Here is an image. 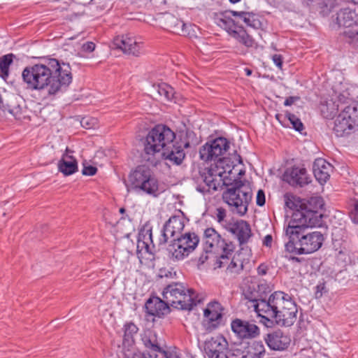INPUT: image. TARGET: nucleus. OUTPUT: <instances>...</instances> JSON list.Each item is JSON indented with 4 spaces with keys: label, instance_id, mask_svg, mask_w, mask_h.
Instances as JSON below:
<instances>
[{
    "label": "nucleus",
    "instance_id": "nucleus-1",
    "mask_svg": "<svg viewBox=\"0 0 358 358\" xmlns=\"http://www.w3.org/2000/svg\"><path fill=\"white\" fill-rule=\"evenodd\" d=\"M22 77L27 89L45 90L48 95L65 90L72 82L70 65L60 63L56 59H45L43 63L27 66Z\"/></svg>",
    "mask_w": 358,
    "mask_h": 358
},
{
    "label": "nucleus",
    "instance_id": "nucleus-2",
    "mask_svg": "<svg viewBox=\"0 0 358 358\" xmlns=\"http://www.w3.org/2000/svg\"><path fill=\"white\" fill-rule=\"evenodd\" d=\"M261 317L271 323L273 320L282 327H290L296 320L298 308L292 298L282 292H275L268 297L267 302L259 305Z\"/></svg>",
    "mask_w": 358,
    "mask_h": 358
},
{
    "label": "nucleus",
    "instance_id": "nucleus-3",
    "mask_svg": "<svg viewBox=\"0 0 358 358\" xmlns=\"http://www.w3.org/2000/svg\"><path fill=\"white\" fill-rule=\"evenodd\" d=\"M324 206L321 197H311L303 202L302 208L293 212L291 220L285 229V234H289L293 238L294 235H299L301 227L320 226L322 215L320 210Z\"/></svg>",
    "mask_w": 358,
    "mask_h": 358
},
{
    "label": "nucleus",
    "instance_id": "nucleus-4",
    "mask_svg": "<svg viewBox=\"0 0 358 358\" xmlns=\"http://www.w3.org/2000/svg\"><path fill=\"white\" fill-rule=\"evenodd\" d=\"M228 186L222 194L223 201L229 206L233 213L243 216L246 214L250 202L252 200V193L246 181L235 180Z\"/></svg>",
    "mask_w": 358,
    "mask_h": 358
},
{
    "label": "nucleus",
    "instance_id": "nucleus-5",
    "mask_svg": "<svg viewBox=\"0 0 358 358\" xmlns=\"http://www.w3.org/2000/svg\"><path fill=\"white\" fill-rule=\"evenodd\" d=\"M162 296L169 306L178 310H191L201 302L192 289H187L179 282L167 285L163 290Z\"/></svg>",
    "mask_w": 358,
    "mask_h": 358
},
{
    "label": "nucleus",
    "instance_id": "nucleus-6",
    "mask_svg": "<svg viewBox=\"0 0 358 358\" xmlns=\"http://www.w3.org/2000/svg\"><path fill=\"white\" fill-rule=\"evenodd\" d=\"M127 190L142 191L154 196L159 194V182L153 171L145 165L138 166L130 173L128 180H124Z\"/></svg>",
    "mask_w": 358,
    "mask_h": 358
},
{
    "label": "nucleus",
    "instance_id": "nucleus-7",
    "mask_svg": "<svg viewBox=\"0 0 358 358\" xmlns=\"http://www.w3.org/2000/svg\"><path fill=\"white\" fill-rule=\"evenodd\" d=\"M308 227H301L300 234L294 235L293 239L289 234H286L289 237V241L285 245L287 250L295 252L298 255L310 254L322 247L324 241L323 234L315 231L305 234L304 231Z\"/></svg>",
    "mask_w": 358,
    "mask_h": 358
},
{
    "label": "nucleus",
    "instance_id": "nucleus-8",
    "mask_svg": "<svg viewBox=\"0 0 358 358\" xmlns=\"http://www.w3.org/2000/svg\"><path fill=\"white\" fill-rule=\"evenodd\" d=\"M203 241V250H212L217 248L222 250V254L215 263L217 268H222L228 263L235 249V245L231 241L222 238L213 228H208L204 231Z\"/></svg>",
    "mask_w": 358,
    "mask_h": 358
},
{
    "label": "nucleus",
    "instance_id": "nucleus-9",
    "mask_svg": "<svg viewBox=\"0 0 358 358\" xmlns=\"http://www.w3.org/2000/svg\"><path fill=\"white\" fill-rule=\"evenodd\" d=\"M213 20L217 25L226 30L229 36L244 46L252 48L256 45L255 39L248 34L243 27L238 25L230 16L227 15V12L215 13Z\"/></svg>",
    "mask_w": 358,
    "mask_h": 358
},
{
    "label": "nucleus",
    "instance_id": "nucleus-10",
    "mask_svg": "<svg viewBox=\"0 0 358 358\" xmlns=\"http://www.w3.org/2000/svg\"><path fill=\"white\" fill-rule=\"evenodd\" d=\"M358 122V108L349 105L336 117L332 128L336 137H346L350 135Z\"/></svg>",
    "mask_w": 358,
    "mask_h": 358
},
{
    "label": "nucleus",
    "instance_id": "nucleus-11",
    "mask_svg": "<svg viewBox=\"0 0 358 358\" xmlns=\"http://www.w3.org/2000/svg\"><path fill=\"white\" fill-rule=\"evenodd\" d=\"M222 180V172L217 171V166L204 168L199 171L196 190L203 194L210 193L211 190L216 191Z\"/></svg>",
    "mask_w": 358,
    "mask_h": 358
},
{
    "label": "nucleus",
    "instance_id": "nucleus-12",
    "mask_svg": "<svg viewBox=\"0 0 358 358\" xmlns=\"http://www.w3.org/2000/svg\"><path fill=\"white\" fill-rule=\"evenodd\" d=\"M229 148V142L227 138H217L210 143H206L200 148V158L205 162L220 159V157L223 155Z\"/></svg>",
    "mask_w": 358,
    "mask_h": 358
},
{
    "label": "nucleus",
    "instance_id": "nucleus-13",
    "mask_svg": "<svg viewBox=\"0 0 358 358\" xmlns=\"http://www.w3.org/2000/svg\"><path fill=\"white\" fill-rule=\"evenodd\" d=\"M224 308L217 301L210 302L203 312V327L206 333L217 329L222 324Z\"/></svg>",
    "mask_w": 358,
    "mask_h": 358
},
{
    "label": "nucleus",
    "instance_id": "nucleus-14",
    "mask_svg": "<svg viewBox=\"0 0 358 358\" xmlns=\"http://www.w3.org/2000/svg\"><path fill=\"white\" fill-rule=\"evenodd\" d=\"M158 139L152 129L146 135L143 141V152L142 158L144 161L148 162L151 166H156L160 162L159 155L162 152V148L157 143Z\"/></svg>",
    "mask_w": 358,
    "mask_h": 358
},
{
    "label": "nucleus",
    "instance_id": "nucleus-15",
    "mask_svg": "<svg viewBox=\"0 0 358 358\" xmlns=\"http://www.w3.org/2000/svg\"><path fill=\"white\" fill-rule=\"evenodd\" d=\"M204 350L208 358H228L229 343L227 338L219 334L204 342Z\"/></svg>",
    "mask_w": 358,
    "mask_h": 358
},
{
    "label": "nucleus",
    "instance_id": "nucleus-16",
    "mask_svg": "<svg viewBox=\"0 0 358 358\" xmlns=\"http://www.w3.org/2000/svg\"><path fill=\"white\" fill-rule=\"evenodd\" d=\"M231 328L236 336L241 341L254 339L260 334V329L257 325L239 318L231 321Z\"/></svg>",
    "mask_w": 358,
    "mask_h": 358
},
{
    "label": "nucleus",
    "instance_id": "nucleus-17",
    "mask_svg": "<svg viewBox=\"0 0 358 358\" xmlns=\"http://www.w3.org/2000/svg\"><path fill=\"white\" fill-rule=\"evenodd\" d=\"M154 248L152 229L145 227L141 229L138 236L136 252L138 259L141 261L142 259H153Z\"/></svg>",
    "mask_w": 358,
    "mask_h": 358
},
{
    "label": "nucleus",
    "instance_id": "nucleus-18",
    "mask_svg": "<svg viewBox=\"0 0 358 358\" xmlns=\"http://www.w3.org/2000/svg\"><path fill=\"white\" fill-rule=\"evenodd\" d=\"M113 45L124 53L139 57L144 54L143 43L137 42L134 38L127 36H118L113 40Z\"/></svg>",
    "mask_w": 358,
    "mask_h": 358
},
{
    "label": "nucleus",
    "instance_id": "nucleus-19",
    "mask_svg": "<svg viewBox=\"0 0 358 358\" xmlns=\"http://www.w3.org/2000/svg\"><path fill=\"white\" fill-rule=\"evenodd\" d=\"M185 227L182 218L180 216H172L165 223L161 231L159 245L165 244L171 238H176L180 234Z\"/></svg>",
    "mask_w": 358,
    "mask_h": 358
},
{
    "label": "nucleus",
    "instance_id": "nucleus-20",
    "mask_svg": "<svg viewBox=\"0 0 358 358\" xmlns=\"http://www.w3.org/2000/svg\"><path fill=\"white\" fill-rule=\"evenodd\" d=\"M188 147H189L188 142L181 144L178 142L174 143L173 141L169 146L162 150L159 155V157L161 158V157H162L164 159L168 160L173 164L180 165L182 163L185 157L183 148Z\"/></svg>",
    "mask_w": 358,
    "mask_h": 358
},
{
    "label": "nucleus",
    "instance_id": "nucleus-21",
    "mask_svg": "<svg viewBox=\"0 0 358 358\" xmlns=\"http://www.w3.org/2000/svg\"><path fill=\"white\" fill-rule=\"evenodd\" d=\"M268 288L264 285H258L257 287L255 285L249 286L243 291L245 299L254 303L253 307L259 317L262 314L260 308H259V305L262 302H267L266 289Z\"/></svg>",
    "mask_w": 358,
    "mask_h": 358
},
{
    "label": "nucleus",
    "instance_id": "nucleus-22",
    "mask_svg": "<svg viewBox=\"0 0 358 358\" xmlns=\"http://www.w3.org/2000/svg\"><path fill=\"white\" fill-rule=\"evenodd\" d=\"M264 340L269 348L273 350H284L289 347L291 342L290 337L280 330L266 334Z\"/></svg>",
    "mask_w": 358,
    "mask_h": 358
},
{
    "label": "nucleus",
    "instance_id": "nucleus-23",
    "mask_svg": "<svg viewBox=\"0 0 358 358\" xmlns=\"http://www.w3.org/2000/svg\"><path fill=\"white\" fill-rule=\"evenodd\" d=\"M226 229L236 235L241 245L247 243L252 236L250 226L244 220H239L234 223H229L226 227Z\"/></svg>",
    "mask_w": 358,
    "mask_h": 358
},
{
    "label": "nucleus",
    "instance_id": "nucleus-24",
    "mask_svg": "<svg viewBox=\"0 0 358 358\" xmlns=\"http://www.w3.org/2000/svg\"><path fill=\"white\" fill-rule=\"evenodd\" d=\"M284 180L292 185H299L300 187H303L310 182L306 169L299 166L287 169L284 174Z\"/></svg>",
    "mask_w": 358,
    "mask_h": 358
},
{
    "label": "nucleus",
    "instance_id": "nucleus-25",
    "mask_svg": "<svg viewBox=\"0 0 358 358\" xmlns=\"http://www.w3.org/2000/svg\"><path fill=\"white\" fill-rule=\"evenodd\" d=\"M146 312L152 316L161 317L169 313V304L157 296L150 298L145 304Z\"/></svg>",
    "mask_w": 358,
    "mask_h": 358
},
{
    "label": "nucleus",
    "instance_id": "nucleus-26",
    "mask_svg": "<svg viewBox=\"0 0 358 358\" xmlns=\"http://www.w3.org/2000/svg\"><path fill=\"white\" fill-rule=\"evenodd\" d=\"M152 129L158 139L157 143L161 144L162 150L169 146L176 138L175 133L166 125L158 124Z\"/></svg>",
    "mask_w": 358,
    "mask_h": 358
},
{
    "label": "nucleus",
    "instance_id": "nucleus-27",
    "mask_svg": "<svg viewBox=\"0 0 358 358\" xmlns=\"http://www.w3.org/2000/svg\"><path fill=\"white\" fill-rule=\"evenodd\" d=\"M332 169L331 164L322 158L316 159L313 166L314 176L320 183L329 180Z\"/></svg>",
    "mask_w": 358,
    "mask_h": 358
},
{
    "label": "nucleus",
    "instance_id": "nucleus-28",
    "mask_svg": "<svg viewBox=\"0 0 358 358\" xmlns=\"http://www.w3.org/2000/svg\"><path fill=\"white\" fill-rule=\"evenodd\" d=\"M358 20V15L355 10L350 8L341 9L336 14V23L338 27H351L355 24Z\"/></svg>",
    "mask_w": 358,
    "mask_h": 358
},
{
    "label": "nucleus",
    "instance_id": "nucleus-29",
    "mask_svg": "<svg viewBox=\"0 0 358 358\" xmlns=\"http://www.w3.org/2000/svg\"><path fill=\"white\" fill-rule=\"evenodd\" d=\"M4 113L8 112L17 120L22 117L23 108L20 103V99L15 96H10L6 99V103L2 101L0 107Z\"/></svg>",
    "mask_w": 358,
    "mask_h": 358
},
{
    "label": "nucleus",
    "instance_id": "nucleus-30",
    "mask_svg": "<svg viewBox=\"0 0 358 358\" xmlns=\"http://www.w3.org/2000/svg\"><path fill=\"white\" fill-rule=\"evenodd\" d=\"M227 15L230 13L234 17H238L243 20V22L248 26L255 29H260L262 27V22L259 16L252 12L246 11H236L228 10L226 11Z\"/></svg>",
    "mask_w": 358,
    "mask_h": 358
},
{
    "label": "nucleus",
    "instance_id": "nucleus-31",
    "mask_svg": "<svg viewBox=\"0 0 358 358\" xmlns=\"http://www.w3.org/2000/svg\"><path fill=\"white\" fill-rule=\"evenodd\" d=\"M175 238L177 240V244H180L178 247H182L189 254L194 250L199 242V237L194 233H185Z\"/></svg>",
    "mask_w": 358,
    "mask_h": 358
},
{
    "label": "nucleus",
    "instance_id": "nucleus-32",
    "mask_svg": "<svg viewBox=\"0 0 358 358\" xmlns=\"http://www.w3.org/2000/svg\"><path fill=\"white\" fill-rule=\"evenodd\" d=\"M58 169L64 176H69L78 171L76 159L71 155L65 154L58 162Z\"/></svg>",
    "mask_w": 358,
    "mask_h": 358
},
{
    "label": "nucleus",
    "instance_id": "nucleus-33",
    "mask_svg": "<svg viewBox=\"0 0 358 358\" xmlns=\"http://www.w3.org/2000/svg\"><path fill=\"white\" fill-rule=\"evenodd\" d=\"M142 342L146 349L152 353H157L162 350L160 342L155 332L148 330L145 331L141 338Z\"/></svg>",
    "mask_w": 358,
    "mask_h": 358
},
{
    "label": "nucleus",
    "instance_id": "nucleus-34",
    "mask_svg": "<svg viewBox=\"0 0 358 358\" xmlns=\"http://www.w3.org/2000/svg\"><path fill=\"white\" fill-rule=\"evenodd\" d=\"M151 93L156 99L164 98V99L170 101L173 98L175 91L171 86L162 83L153 85L151 89Z\"/></svg>",
    "mask_w": 358,
    "mask_h": 358
},
{
    "label": "nucleus",
    "instance_id": "nucleus-35",
    "mask_svg": "<svg viewBox=\"0 0 358 358\" xmlns=\"http://www.w3.org/2000/svg\"><path fill=\"white\" fill-rule=\"evenodd\" d=\"M138 328L133 322H128L124 325L123 345L131 346L134 344V336L137 334Z\"/></svg>",
    "mask_w": 358,
    "mask_h": 358
},
{
    "label": "nucleus",
    "instance_id": "nucleus-36",
    "mask_svg": "<svg viewBox=\"0 0 358 358\" xmlns=\"http://www.w3.org/2000/svg\"><path fill=\"white\" fill-rule=\"evenodd\" d=\"M179 245L180 244H177V240L174 238L167 248L169 257L173 261L182 260L189 255V253L182 247H178Z\"/></svg>",
    "mask_w": 358,
    "mask_h": 358
},
{
    "label": "nucleus",
    "instance_id": "nucleus-37",
    "mask_svg": "<svg viewBox=\"0 0 358 358\" xmlns=\"http://www.w3.org/2000/svg\"><path fill=\"white\" fill-rule=\"evenodd\" d=\"M339 104L336 103L334 98L327 101L325 103H322L320 111L324 118H332L338 111Z\"/></svg>",
    "mask_w": 358,
    "mask_h": 358
},
{
    "label": "nucleus",
    "instance_id": "nucleus-38",
    "mask_svg": "<svg viewBox=\"0 0 358 358\" xmlns=\"http://www.w3.org/2000/svg\"><path fill=\"white\" fill-rule=\"evenodd\" d=\"M232 255L233 254L231 255L228 263L222 267L227 266V270L231 273H239L243 269V262L240 254L235 255L233 257Z\"/></svg>",
    "mask_w": 358,
    "mask_h": 358
},
{
    "label": "nucleus",
    "instance_id": "nucleus-39",
    "mask_svg": "<svg viewBox=\"0 0 358 358\" xmlns=\"http://www.w3.org/2000/svg\"><path fill=\"white\" fill-rule=\"evenodd\" d=\"M265 354V347L262 341L252 342L248 350L250 358H263Z\"/></svg>",
    "mask_w": 358,
    "mask_h": 358
},
{
    "label": "nucleus",
    "instance_id": "nucleus-40",
    "mask_svg": "<svg viewBox=\"0 0 358 358\" xmlns=\"http://www.w3.org/2000/svg\"><path fill=\"white\" fill-rule=\"evenodd\" d=\"M15 55L12 53L0 57V76L3 79L8 76L9 67Z\"/></svg>",
    "mask_w": 358,
    "mask_h": 358
},
{
    "label": "nucleus",
    "instance_id": "nucleus-41",
    "mask_svg": "<svg viewBox=\"0 0 358 358\" xmlns=\"http://www.w3.org/2000/svg\"><path fill=\"white\" fill-rule=\"evenodd\" d=\"M284 198L285 206L293 210L294 212L302 208L303 201L299 197L292 194H286Z\"/></svg>",
    "mask_w": 358,
    "mask_h": 358
},
{
    "label": "nucleus",
    "instance_id": "nucleus-42",
    "mask_svg": "<svg viewBox=\"0 0 358 358\" xmlns=\"http://www.w3.org/2000/svg\"><path fill=\"white\" fill-rule=\"evenodd\" d=\"M337 1L338 0H322L320 3L321 13L324 15H328L331 10L337 6Z\"/></svg>",
    "mask_w": 358,
    "mask_h": 358
},
{
    "label": "nucleus",
    "instance_id": "nucleus-43",
    "mask_svg": "<svg viewBox=\"0 0 358 358\" xmlns=\"http://www.w3.org/2000/svg\"><path fill=\"white\" fill-rule=\"evenodd\" d=\"M125 357L127 358H159L157 353H152L151 351L147 352H137L125 353Z\"/></svg>",
    "mask_w": 358,
    "mask_h": 358
},
{
    "label": "nucleus",
    "instance_id": "nucleus-44",
    "mask_svg": "<svg viewBox=\"0 0 358 358\" xmlns=\"http://www.w3.org/2000/svg\"><path fill=\"white\" fill-rule=\"evenodd\" d=\"M286 116L296 131H301L303 129V124L296 115L292 113H287Z\"/></svg>",
    "mask_w": 358,
    "mask_h": 358
},
{
    "label": "nucleus",
    "instance_id": "nucleus-45",
    "mask_svg": "<svg viewBox=\"0 0 358 358\" xmlns=\"http://www.w3.org/2000/svg\"><path fill=\"white\" fill-rule=\"evenodd\" d=\"M215 216L217 222L222 224L226 229L227 224H229V222H227L225 220L227 217L226 210L222 207L217 208L216 209Z\"/></svg>",
    "mask_w": 358,
    "mask_h": 358
},
{
    "label": "nucleus",
    "instance_id": "nucleus-46",
    "mask_svg": "<svg viewBox=\"0 0 358 358\" xmlns=\"http://www.w3.org/2000/svg\"><path fill=\"white\" fill-rule=\"evenodd\" d=\"M351 206L350 217L354 223L358 224V199L352 200Z\"/></svg>",
    "mask_w": 358,
    "mask_h": 358
},
{
    "label": "nucleus",
    "instance_id": "nucleus-47",
    "mask_svg": "<svg viewBox=\"0 0 358 358\" xmlns=\"http://www.w3.org/2000/svg\"><path fill=\"white\" fill-rule=\"evenodd\" d=\"M265 194L262 189H259L257 194L256 203L259 206H263L265 204Z\"/></svg>",
    "mask_w": 358,
    "mask_h": 358
},
{
    "label": "nucleus",
    "instance_id": "nucleus-48",
    "mask_svg": "<svg viewBox=\"0 0 358 358\" xmlns=\"http://www.w3.org/2000/svg\"><path fill=\"white\" fill-rule=\"evenodd\" d=\"M159 354H161L166 358H179V356L176 352L166 350L163 347H162V350L159 351L158 355Z\"/></svg>",
    "mask_w": 358,
    "mask_h": 358
},
{
    "label": "nucleus",
    "instance_id": "nucleus-49",
    "mask_svg": "<svg viewBox=\"0 0 358 358\" xmlns=\"http://www.w3.org/2000/svg\"><path fill=\"white\" fill-rule=\"evenodd\" d=\"M327 292V290L326 289L325 282H320L316 286V292H315L316 298H320L322 296L323 293H325Z\"/></svg>",
    "mask_w": 358,
    "mask_h": 358
},
{
    "label": "nucleus",
    "instance_id": "nucleus-50",
    "mask_svg": "<svg viewBox=\"0 0 358 358\" xmlns=\"http://www.w3.org/2000/svg\"><path fill=\"white\" fill-rule=\"evenodd\" d=\"M333 98L334 99V101H336V103L339 104V107L342 104L347 103L348 102V100L350 101V98H348L343 94H339L338 95H336V96Z\"/></svg>",
    "mask_w": 358,
    "mask_h": 358
},
{
    "label": "nucleus",
    "instance_id": "nucleus-51",
    "mask_svg": "<svg viewBox=\"0 0 358 358\" xmlns=\"http://www.w3.org/2000/svg\"><path fill=\"white\" fill-rule=\"evenodd\" d=\"M97 169L93 166H84L82 173L85 176H94L96 174Z\"/></svg>",
    "mask_w": 358,
    "mask_h": 358
},
{
    "label": "nucleus",
    "instance_id": "nucleus-52",
    "mask_svg": "<svg viewBox=\"0 0 358 358\" xmlns=\"http://www.w3.org/2000/svg\"><path fill=\"white\" fill-rule=\"evenodd\" d=\"M272 60L273 61L274 64L280 69H281L282 67V56L281 55L275 54L272 56Z\"/></svg>",
    "mask_w": 358,
    "mask_h": 358
},
{
    "label": "nucleus",
    "instance_id": "nucleus-53",
    "mask_svg": "<svg viewBox=\"0 0 358 358\" xmlns=\"http://www.w3.org/2000/svg\"><path fill=\"white\" fill-rule=\"evenodd\" d=\"M212 250H203V252L201 253L200 257H199L198 262L200 264H204L209 257V255L211 253Z\"/></svg>",
    "mask_w": 358,
    "mask_h": 358
},
{
    "label": "nucleus",
    "instance_id": "nucleus-54",
    "mask_svg": "<svg viewBox=\"0 0 358 358\" xmlns=\"http://www.w3.org/2000/svg\"><path fill=\"white\" fill-rule=\"evenodd\" d=\"M95 44L93 42H87L82 45V50L84 52H92L95 49Z\"/></svg>",
    "mask_w": 358,
    "mask_h": 358
},
{
    "label": "nucleus",
    "instance_id": "nucleus-55",
    "mask_svg": "<svg viewBox=\"0 0 358 358\" xmlns=\"http://www.w3.org/2000/svg\"><path fill=\"white\" fill-rule=\"evenodd\" d=\"M80 124L86 129H91L94 126V120L84 117L81 120Z\"/></svg>",
    "mask_w": 358,
    "mask_h": 358
},
{
    "label": "nucleus",
    "instance_id": "nucleus-56",
    "mask_svg": "<svg viewBox=\"0 0 358 358\" xmlns=\"http://www.w3.org/2000/svg\"><path fill=\"white\" fill-rule=\"evenodd\" d=\"M272 243H273L272 236L270 234L266 235L263 240V245L264 246L271 248L272 245Z\"/></svg>",
    "mask_w": 358,
    "mask_h": 358
},
{
    "label": "nucleus",
    "instance_id": "nucleus-57",
    "mask_svg": "<svg viewBox=\"0 0 358 358\" xmlns=\"http://www.w3.org/2000/svg\"><path fill=\"white\" fill-rule=\"evenodd\" d=\"M268 271V266L264 264H260L257 268V273L260 275H266Z\"/></svg>",
    "mask_w": 358,
    "mask_h": 358
},
{
    "label": "nucleus",
    "instance_id": "nucleus-58",
    "mask_svg": "<svg viewBox=\"0 0 358 358\" xmlns=\"http://www.w3.org/2000/svg\"><path fill=\"white\" fill-rule=\"evenodd\" d=\"M298 99H299V97H296V96H289V97H288V98H287V99H285V102H284V105H285V106H291V105H292V104L294 103V101H295L296 100H297Z\"/></svg>",
    "mask_w": 358,
    "mask_h": 358
},
{
    "label": "nucleus",
    "instance_id": "nucleus-59",
    "mask_svg": "<svg viewBox=\"0 0 358 358\" xmlns=\"http://www.w3.org/2000/svg\"><path fill=\"white\" fill-rule=\"evenodd\" d=\"M343 34L345 35V36H349L350 38H354L355 36L358 37V32L357 31H352V30H349V31H348V32L347 31H344Z\"/></svg>",
    "mask_w": 358,
    "mask_h": 358
},
{
    "label": "nucleus",
    "instance_id": "nucleus-60",
    "mask_svg": "<svg viewBox=\"0 0 358 358\" xmlns=\"http://www.w3.org/2000/svg\"><path fill=\"white\" fill-rule=\"evenodd\" d=\"M245 71L246 73V75L248 76H250L252 74V71L249 69H245Z\"/></svg>",
    "mask_w": 358,
    "mask_h": 358
},
{
    "label": "nucleus",
    "instance_id": "nucleus-61",
    "mask_svg": "<svg viewBox=\"0 0 358 358\" xmlns=\"http://www.w3.org/2000/svg\"><path fill=\"white\" fill-rule=\"evenodd\" d=\"M231 3H236L240 2L241 0H229Z\"/></svg>",
    "mask_w": 358,
    "mask_h": 358
},
{
    "label": "nucleus",
    "instance_id": "nucleus-62",
    "mask_svg": "<svg viewBox=\"0 0 358 358\" xmlns=\"http://www.w3.org/2000/svg\"><path fill=\"white\" fill-rule=\"evenodd\" d=\"M124 212H125V209H124V208H121L120 209V213H122H122H124Z\"/></svg>",
    "mask_w": 358,
    "mask_h": 358
},
{
    "label": "nucleus",
    "instance_id": "nucleus-63",
    "mask_svg": "<svg viewBox=\"0 0 358 358\" xmlns=\"http://www.w3.org/2000/svg\"><path fill=\"white\" fill-rule=\"evenodd\" d=\"M238 162H239V164H242L243 162H242L241 157L240 155H238Z\"/></svg>",
    "mask_w": 358,
    "mask_h": 358
},
{
    "label": "nucleus",
    "instance_id": "nucleus-64",
    "mask_svg": "<svg viewBox=\"0 0 358 358\" xmlns=\"http://www.w3.org/2000/svg\"><path fill=\"white\" fill-rule=\"evenodd\" d=\"M293 259H294V260H296V261H297V262H299V261L298 257H294V258H293Z\"/></svg>",
    "mask_w": 358,
    "mask_h": 358
}]
</instances>
